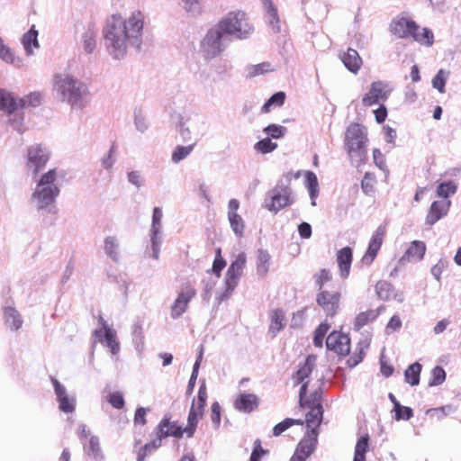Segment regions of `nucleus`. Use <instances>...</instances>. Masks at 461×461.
I'll return each mask as SVG.
<instances>
[{
    "mask_svg": "<svg viewBox=\"0 0 461 461\" xmlns=\"http://www.w3.org/2000/svg\"><path fill=\"white\" fill-rule=\"evenodd\" d=\"M143 23V14L140 11L133 12L128 19L115 14L106 20L103 36L106 48L114 58H122L130 47L137 44Z\"/></svg>",
    "mask_w": 461,
    "mask_h": 461,
    "instance_id": "f257e3e1",
    "label": "nucleus"
},
{
    "mask_svg": "<svg viewBox=\"0 0 461 461\" xmlns=\"http://www.w3.org/2000/svg\"><path fill=\"white\" fill-rule=\"evenodd\" d=\"M251 30L246 14L243 12H231L222 18L218 24L208 31L202 47L210 56L214 57L221 51V39L224 34L245 38Z\"/></svg>",
    "mask_w": 461,
    "mask_h": 461,
    "instance_id": "f03ea898",
    "label": "nucleus"
},
{
    "mask_svg": "<svg viewBox=\"0 0 461 461\" xmlns=\"http://www.w3.org/2000/svg\"><path fill=\"white\" fill-rule=\"evenodd\" d=\"M308 383H303L299 392V405L302 409H307L303 424L306 425V434L315 433L320 435V426L323 420L322 393L316 390L307 398Z\"/></svg>",
    "mask_w": 461,
    "mask_h": 461,
    "instance_id": "7ed1b4c3",
    "label": "nucleus"
},
{
    "mask_svg": "<svg viewBox=\"0 0 461 461\" xmlns=\"http://www.w3.org/2000/svg\"><path fill=\"white\" fill-rule=\"evenodd\" d=\"M390 32L400 39L411 38L420 45L430 47L434 42V34L428 28L420 29V25L404 15L396 16L389 25Z\"/></svg>",
    "mask_w": 461,
    "mask_h": 461,
    "instance_id": "20e7f679",
    "label": "nucleus"
},
{
    "mask_svg": "<svg viewBox=\"0 0 461 461\" xmlns=\"http://www.w3.org/2000/svg\"><path fill=\"white\" fill-rule=\"evenodd\" d=\"M367 131L360 123H350L345 132L344 147L351 158L363 163L367 158Z\"/></svg>",
    "mask_w": 461,
    "mask_h": 461,
    "instance_id": "39448f33",
    "label": "nucleus"
},
{
    "mask_svg": "<svg viewBox=\"0 0 461 461\" xmlns=\"http://www.w3.org/2000/svg\"><path fill=\"white\" fill-rule=\"evenodd\" d=\"M57 179V170L50 169L44 173L39 182L38 188L32 194V197L38 202L39 208H44L55 202L56 197L59 194V188L55 184Z\"/></svg>",
    "mask_w": 461,
    "mask_h": 461,
    "instance_id": "423d86ee",
    "label": "nucleus"
},
{
    "mask_svg": "<svg viewBox=\"0 0 461 461\" xmlns=\"http://www.w3.org/2000/svg\"><path fill=\"white\" fill-rule=\"evenodd\" d=\"M55 86L62 95V99L72 106L81 105L83 96L86 94V86L77 83L68 75L57 76Z\"/></svg>",
    "mask_w": 461,
    "mask_h": 461,
    "instance_id": "0eeeda50",
    "label": "nucleus"
},
{
    "mask_svg": "<svg viewBox=\"0 0 461 461\" xmlns=\"http://www.w3.org/2000/svg\"><path fill=\"white\" fill-rule=\"evenodd\" d=\"M207 397L206 385L203 383L199 387L197 399L193 401L188 412L187 425L185 428V434L188 438H192L194 435L198 422L204 415Z\"/></svg>",
    "mask_w": 461,
    "mask_h": 461,
    "instance_id": "6e6552de",
    "label": "nucleus"
},
{
    "mask_svg": "<svg viewBox=\"0 0 461 461\" xmlns=\"http://www.w3.org/2000/svg\"><path fill=\"white\" fill-rule=\"evenodd\" d=\"M50 154L49 150L41 144L32 145L26 152V167L37 175L45 167Z\"/></svg>",
    "mask_w": 461,
    "mask_h": 461,
    "instance_id": "1a4fd4ad",
    "label": "nucleus"
},
{
    "mask_svg": "<svg viewBox=\"0 0 461 461\" xmlns=\"http://www.w3.org/2000/svg\"><path fill=\"white\" fill-rule=\"evenodd\" d=\"M392 89L389 84L384 81H374L371 83L368 91L362 97V104L366 107L384 103Z\"/></svg>",
    "mask_w": 461,
    "mask_h": 461,
    "instance_id": "9d476101",
    "label": "nucleus"
},
{
    "mask_svg": "<svg viewBox=\"0 0 461 461\" xmlns=\"http://www.w3.org/2000/svg\"><path fill=\"white\" fill-rule=\"evenodd\" d=\"M293 202L290 187L278 185L271 191L269 201L266 203L265 207L268 211L276 213L283 208L292 204Z\"/></svg>",
    "mask_w": 461,
    "mask_h": 461,
    "instance_id": "9b49d317",
    "label": "nucleus"
},
{
    "mask_svg": "<svg viewBox=\"0 0 461 461\" xmlns=\"http://www.w3.org/2000/svg\"><path fill=\"white\" fill-rule=\"evenodd\" d=\"M341 293L339 290H321L317 294L316 302L329 317H334L339 310Z\"/></svg>",
    "mask_w": 461,
    "mask_h": 461,
    "instance_id": "f8f14e48",
    "label": "nucleus"
},
{
    "mask_svg": "<svg viewBox=\"0 0 461 461\" xmlns=\"http://www.w3.org/2000/svg\"><path fill=\"white\" fill-rule=\"evenodd\" d=\"M195 295V288L189 283L185 284L170 307L171 317L173 319L181 317L187 311L189 303Z\"/></svg>",
    "mask_w": 461,
    "mask_h": 461,
    "instance_id": "ddd939ff",
    "label": "nucleus"
},
{
    "mask_svg": "<svg viewBox=\"0 0 461 461\" xmlns=\"http://www.w3.org/2000/svg\"><path fill=\"white\" fill-rule=\"evenodd\" d=\"M319 436L315 433L306 434L297 443L290 461H306L316 450Z\"/></svg>",
    "mask_w": 461,
    "mask_h": 461,
    "instance_id": "4468645a",
    "label": "nucleus"
},
{
    "mask_svg": "<svg viewBox=\"0 0 461 461\" xmlns=\"http://www.w3.org/2000/svg\"><path fill=\"white\" fill-rule=\"evenodd\" d=\"M386 235L385 226H379L373 233L366 251L360 259L363 266L369 267L375 261Z\"/></svg>",
    "mask_w": 461,
    "mask_h": 461,
    "instance_id": "2eb2a0df",
    "label": "nucleus"
},
{
    "mask_svg": "<svg viewBox=\"0 0 461 461\" xmlns=\"http://www.w3.org/2000/svg\"><path fill=\"white\" fill-rule=\"evenodd\" d=\"M100 329L94 331L95 340L109 348L112 354L115 355L120 350V344L116 338L115 330H112L103 317H99Z\"/></svg>",
    "mask_w": 461,
    "mask_h": 461,
    "instance_id": "dca6fc26",
    "label": "nucleus"
},
{
    "mask_svg": "<svg viewBox=\"0 0 461 461\" xmlns=\"http://www.w3.org/2000/svg\"><path fill=\"white\" fill-rule=\"evenodd\" d=\"M326 347L339 356H347L350 351V339L348 334L332 331L326 339Z\"/></svg>",
    "mask_w": 461,
    "mask_h": 461,
    "instance_id": "f3484780",
    "label": "nucleus"
},
{
    "mask_svg": "<svg viewBox=\"0 0 461 461\" xmlns=\"http://www.w3.org/2000/svg\"><path fill=\"white\" fill-rule=\"evenodd\" d=\"M450 204V201L446 199L434 201L427 212L425 219L426 224L432 226L440 219L445 217L447 214Z\"/></svg>",
    "mask_w": 461,
    "mask_h": 461,
    "instance_id": "a211bd4d",
    "label": "nucleus"
},
{
    "mask_svg": "<svg viewBox=\"0 0 461 461\" xmlns=\"http://www.w3.org/2000/svg\"><path fill=\"white\" fill-rule=\"evenodd\" d=\"M352 260L353 250L350 247H344L337 252L336 261L341 278L347 279L349 276Z\"/></svg>",
    "mask_w": 461,
    "mask_h": 461,
    "instance_id": "6ab92c4d",
    "label": "nucleus"
},
{
    "mask_svg": "<svg viewBox=\"0 0 461 461\" xmlns=\"http://www.w3.org/2000/svg\"><path fill=\"white\" fill-rule=\"evenodd\" d=\"M184 433H185V429H182V427L178 426L176 422L170 421L167 418H165L160 421L157 432L158 438L161 439L168 436L180 438L183 437Z\"/></svg>",
    "mask_w": 461,
    "mask_h": 461,
    "instance_id": "aec40b11",
    "label": "nucleus"
},
{
    "mask_svg": "<svg viewBox=\"0 0 461 461\" xmlns=\"http://www.w3.org/2000/svg\"><path fill=\"white\" fill-rule=\"evenodd\" d=\"M426 244L420 240L412 241L401 258L402 262H417L423 258Z\"/></svg>",
    "mask_w": 461,
    "mask_h": 461,
    "instance_id": "412c9836",
    "label": "nucleus"
},
{
    "mask_svg": "<svg viewBox=\"0 0 461 461\" xmlns=\"http://www.w3.org/2000/svg\"><path fill=\"white\" fill-rule=\"evenodd\" d=\"M340 59L345 67L353 74H357L363 64L358 52L352 48H348L347 51L340 54Z\"/></svg>",
    "mask_w": 461,
    "mask_h": 461,
    "instance_id": "4be33fe9",
    "label": "nucleus"
},
{
    "mask_svg": "<svg viewBox=\"0 0 461 461\" xmlns=\"http://www.w3.org/2000/svg\"><path fill=\"white\" fill-rule=\"evenodd\" d=\"M270 323L268 333L272 338L276 337L286 325V318L284 310L277 308L270 312Z\"/></svg>",
    "mask_w": 461,
    "mask_h": 461,
    "instance_id": "5701e85b",
    "label": "nucleus"
},
{
    "mask_svg": "<svg viewBox=\"0 0 461 461\" xmlns=\"http://www.w3.org/2000/svg\"><path fill=\"white\" fill-rule=\"evenodd\" d=\"M258 406V399L253 393H240L234 402V408L243 412H251Z\"/></svg>",
    "mask_w": 461,
    "mask_h": 461,
    "instance_id": "b1692460",
    "label": "nucleus"
},
{
    "mask_svg": "<svg viewBox=\"0 0 461 461\" xmlns=\"http://www.w3.org/2000/svg\"><path fill=\"white\" fill-rule=\"evenodd\" d=\"M19 108L20 98L15 99L11 93L0 88V110L12 114Z\"/></svg>",
    "mask_w": 461,
    "mask_h": 461,
    "instance_id": "393cba45",
    "label": "nucleus"
},
{
    "mask_svg": "<svg viewBox=\"0 0 461 461\" xmlns=\"http://www.w3.org/2000/svg\"><path fill=\"white\" fill-rule=\"evenodd\" d=\"M315 360L316 357L310 355L306 357L304 363L299 366L298 370L293 376L295 385L303 383L304 379L312 374L315 365Z\"/></svg>",
    "mask_w": 461,
    "mask_h": 461,
    "instance_id": "a878e982",
    "label": "nucleus"
},
{
    "mask_svg": "<svg viewBox=\"0 0 461 461\" xmlns=\"http://www.w3.org/2000/svg\"><path fill=\"white\" fill-rule=\"evenodd\" d=\"M380 314L379 310L370 309L359 312L354 321V330H360L364 326L373 322Z\"/></svg>",
    "mask_w": 461,
    "mask_h": 461,
    "instance_id": "bb28decb",
    "label": "nucleus"
},
{
    "mask_svg": "<svg viewBox=\"0 0 461 461\" xmlns=\"http://www.w3.org/2000/svg\"><path fill=\"white\" fill-rule=\"evenodd\" d=\"M4 319L7 326L13 330H18L23 325L22 316L19 312L13 307H6L4 310Z\"/></svg>",
    "mask_w": 461,
    "mask_h": 461,
    "instance_id": "cd10ccee",
    "label": "nucleus"
},
{
    "mask_svg": "<svg viewBox=\"0 0 461 461\" xmlns=\"http://www.w3.org/2000/svg\"><path fill=\"white\" fill-rule=\"evenodd\" d=\"M305 185L309 191L312 205H316V198L319 195V183L316 175L312 171L305 173Z\"/></svg>",
    "mask_w": 461,
    "mask_h": 461,
    "instance_id": "c85d7f7f",
    "label": "nucleus"
},
{
    "mask_svg": "<svg viewBox=\"0 0 461 461\" xmlns=\"http://www.w3.org/2000/svg\"><path fill=\"white\" fill-rule=\"evenodd\" d=\"M369 448V436L367 434L360 437L355 447L353 461H366V454Z\"/></svg>",
    "mask_w": 461,
    "mask_h": 461,
    "instance_id": "c756f323",
    "label": "nucleus"
},
{
    "mask_svg": "<svg viewBox=\"0 0 461 461\" xmlns=\"http://www.w3.org/2000/svg\"><path fill=\"white\" fill-rule=\"evenodd\" d=\"M246 254L241 252L236 257V259L233 262H231L226 273L231 276H236L238 278L240 279L243 270L246 267Z\"/></svg>",
    "mask_w": 461,
    "mask_h": 461,
    "instance_id": "7c9ffc66",
    "label": "nucleus"
},
{
    "mask_svg": "<svg viewBox=\"0 0 461 461\" xmlns=\"http://www.w3.org/2000/svg\"><path fill=\"white\" fill-rule=\"evenodd\" d=\"M38 32L35 30L34 25L23 36V44L27 54L32 53V48H38Z\"/></svg>",
    "mask_w": 461,
    "mask_h": 461,
    "instance_id": "2f4dec72",
    "label": "nucleus"
},
{
    "mask_svg": "<svg viewBox=\"0 0 461 461\" xmlns=\"http://www.w3.org/2000/svg\"><path fill=\"white\" fill-rule=\"evenodd\" d=\"M421 371V365L413 363L408 366L404 372L405 381L411 385H417L420 382V375Z\"/></svg>",
    "mask_w": 461,
    "mask_h": 461,
    "instance_id": "473e14b6",
    "label": "nucleus"
},
{
    "mask_svg": "<svg viewBox=\"0 0 461 461\" xmlns=\"http://www.w3.org/2000/svg\"><path fill=\"white\" fill-rule=\"evenodd\" d=\"M294 425H303L302 419L286 418L273 428V435L278 437Z\"/></svg>",
    "mask_w": 461,
    "mask_h": 461,
    "instance_id": "72a5a7b5",
    "label": "nucleus"
},
{
    "mask_svg": "<svg viewBox=\"0 0 461 461\" xmlns=\"http://www.w3.org/2000/svg\"><path fill=\"white\" fill-rule=\"evenodd\" d=\"M42 95L40 92L34 91L20 98V108L37 107L41 104Z\"/></svg>",
    "mask_w": 461,
    "mask_h": 461,
    "instance_id": "f704fd0d",
    "label": "nucleus"
},
{
    "mask_svg": "<svg viewBox=\"0 0 461 461\" xmlns=\"http://www.w3.org/2000/svg\"><path fill=\"white\" fill-rule=\"evenodd\" d=\"M228 220L230 221V228L235 233V235L240 238L243 237L246 225L242 217L239 213L232 214L228 216Z\"/></svg>",
    "mask_w": 461,
    "mask_h": 461,
    "instance_id": "c9c22d12",
    "label": "nucleus"
},
{
    "mask_svg": "<svg viewBox=\"0 0 461 461\" xmlns=\"http://www.w3.org/2000/svg\"><path fill=\"white\" fill-rule=\"evenodd\" d=\"M240 278H238L236 276H231L226 273L225 275V280H224V285L225 290L224 293L221 295V301L228 299L237 287L239 284Z\"/></svg>",
    "mask_w": 461,
    "mask_h": 461,
    "instance_id": "e433bc0d",
    "label": "nucleus"
},
{
    "mask_svg": "<svg viewBox=\"0 0 461 461\" xmlns=\"http://www.w3.org/2000/svg\"><path fill=\"white\" fill-rule=\"evenodd\" d=\"M285 100V94L284 92H277L274 94L262 106L261 112L267 113L270 111L271 106H282Z\"/></svg>",
    "mask_w": 461,
    "mask_h": 461,
    "instance_id": "4c0bfd02",
    "label": "nucleus"
},
{
    "mask_svg": "<svg viewBox=\"0 0 461 461\" xmlns=\"http://www.w3.org/2000/svg\"><path fill=\"white\" fill-rule=\"evenodd\" d=\"M160 446L161 438L158 437L156 439L145 444L142 447L140 448L137 460L145 461L147 455L158 448Z\"/></svg>",
    "mask_w": 461,
    "mask_h": 461,
    "instance_id": "58836bf2",
    "label": "nucleus"
},
{
    "mask_svg": "<svg viewBox=\"0 0 461 461\" xmlns=\"http://www.w3.org/2000/svg\"><path fill=\"white\" fill-rule=\"evenodd\" d=\"M375 291L382 300H388L393 294V285L384 280L378 281L375 285Z\"/></svg>",
    "mask_w": 461,
    "mask_h": 461,
    "instance_id": "ea45409f",
    "label": "nucleus"
},
{
    "mask_svg": "<svg viewBox=\"0 0 461 461\" xmlns=\"http://www.w3.org/2000/svg\"><path fill=\"white\" fill-rule=\"evenodd\" d=\"M270 256L263 251H259L257 263V272L260 276H265L269 269Z\"/></svg>",
    "mask_w": 461,
    "mask_h": 461,
    "instance_id": "a19ab883",
    "label": "nucleus"
},
{
    "mask_svg": "<svg viewBox=\"0 0 461 461\" xmlns=\"http://www.w3.org/2000/svg\"><path fill=\"white\" fill-rule=\"evenodd\" d=\"M314 282L318 286L320 292L325 290L324 285L332 279V273L327 268H321L318 273L314 275Z\"/></svg>",
    "mask_w": 461,
    "mask_h": 461,
    "instance_id": "79ce46f5",
    "label": "nucleus"
},
{
    "mask_svg": "<svg viewBox=\"0 0 461 461\" xmlns=\"http://www.w3.org/2000/svg\"><path fill=\"white\" fill-rule=\"evenodd\" d=\"M277 148V144L276 142H273L269 138H265L259 141H258L254 149L261 153V154H267L274 151Z\"/></svg>",
    "mask_w": 461,
    "mask_h": 461,
    "instance_id": "37998d69",
    "label": "nucleus"
},
{
    "mask_svg": "<svg viewBox=\"0 0 461 461\" xmlns=\"http://www.w3.org/2000/svg\"><path fill=\"white\" fill-rule=\"evenodd\" d=\"M456 190V185L452 182H444L441 183L437 189V194L438 196L442 197L443 199L448 200V196L450 194H455Z\"/></svg>",
    "mask_w": 461,
    "mask_h": 461,
    "instance_id": "c03bdc74",
    "label": "nucleus"
},
{
    "mask_svg": "<svg viewBox=\"0 0 461 461\" xmlns=\"http://www.w3.org/2000/svg\"><path fill=\"white\" fill-rule=\"evenodd\" d=\"M330 329V325L326 322L321 323L314 332L313 343L316 347L321 348L323 344V339Z\"/></svg>",
    "mask_w": 461,
    "mask_h": 461,
    "instance_id": "a18cd8bd",
    "label": "nucleus"
},
{
    "mask_svg": "<svg viewBox=\"0 0 461 461\" xmlns=\"http://www.w3.org/2000/svg\"><path fill=\"white\" fill-rule=\"evenodd\" d=\"M446 379V372L441 366H435L431 370V378L429 382V386L441 384Z\"/></svg>",
    "mask_w": 461,
    "mask_h": 461,
    "instance_id": "49530a36",
    "label": "nucleus"
},
{
    "mask_svg": "<svg viewBox=\"0 0 461 461\" xmlns=\"http://www.w3.org/2000/svg\"><path fill=\"white\" fill-rule=\"evenodd\" d=\"M375 175L366 172L362 179L361 186L366 194H372L375 192Z\"/></svg>",
    "mask_w": 461,
    "mask_h": 461,
    "instance_id": "de8ad7c7",
    "label": "nucleus"
},
{
    "mask_svg": "<svg viewBox=\"0 0 461 461\" xmlns=\"http://www.w3.org/2000/svg\"><path fill=\"white\" fill-rule=\"evenodd\" d=\"M194 145L189 146H177L172 153V160L175 163L180 162L185 158L193 150Z\"/></svg>",
    "mask_w": 461,
    "mask_h": 461,
    "instance_id": "09e8293b",
    "label": "nucleus"
},
{
    "mask_svg": "<svg viewBox=\"0 0 461 461\" xmlns=\"http://www.w3.org/2000/svg\"><path fill=\"white\" fill-rule=\"evenodd\" d=\"M226 267V261L221 256V249L216 250V256L212 263V271L217 276L220 277L221 271Z\"/></svg>",
    "mask_w": 461,
    "mask_h": 461,
    "instance_id": "8fccbe9b",
    "label": "nucleus"
},
{
    "mask_svg": "<svg viewBox=\"0 0 461 461\" xmlns=\"http://www.w3.org/2000/svg\"><path fill=\"white\" fill-rule=\"evenodd\" d=\"M447 74L445 70L439 69L437 75L432 79V86L438 89L440 93H445V86L447 81Z\"/></svg>",
    "mask_w": 461,
    "mask_h": 461,
    "instance_id": "3c124183",
    "label": "nucleus"
},
{
    "mask_svg": "<svg viewBox=\"0 0 461 461\" xmlns=\"http://www.w3.org/2000/svg\"><path fill=\"white\" fill-rule=\"evenodd\" d=\"M395 411V419L397 420H408L413 416V411L411 408L402 406L399 402H395V406H393Z\"/></svg>",
    "mask_w": 461,
    "mask_h": 461,
    "instance_id": "603ef678",
    "label": "nucleus"
},
{
    "mask_svg": "<svg viewBox=\"0 0 461 461\" xmlns=\"http://www.w3.org/2000/svg\"><path fill=\"white\" fill-rule=\"evenodd\" d=\"M202 357H203V349H201L200 354L194 365L193 372H192V375H191V377L189 379L188 385H187V390H186L187 394H191L194 390V384H195V382L197 379V375H198V369L200 366Z\"/></svg>",
    "mask_w": 461,
    "mask_h": 461,
    "instance_id": "864d4df0",
    "label": "nucleus"
},
{
    "mask_svg": "<svg viewBox=\"0 0 461 461\" xmlns=\"http://www.w3.org/2000/svg\"><path fill=\"white\" fill-rule=\"evenodd\" d=\"M118 244L114 237H107L104 240V249L105 252L113 259H118V252L116 249Z\"/></svg>",
    "mask_w": 461,
    "mask_h": 461,
    "instance_id": "5fc2aeb1",
    "label": "nucleus"
},
{
    "mask_svg": "<svg viewBox=\"0 0 461 461\" xmlns=\"http://www.w3.org/2000/svg\"><path fill=\"white\" fill-rule=\"evenodd\" d=\"M106 400L115 409H122L125 403L123 395L120 392L110 393Z\"/></svg>",
    "mask_w": 461,
    "mask_h": 461,
    "instance_id": "6e6d98bb",
    "label": "nucleus"
},
{
    "mask_svg": "<svg viewBox=\"0 0 461 461\" xmlns=\"http://www.w3.org/2000/svg\"><path fill=\"white\" fill-rule=\"evenodd\" d=\"M267 450L262 447L260 439H256L254 441L253 450L249 461H259L264 455L267 454Z\"/></svg>",
    "mask_w": 461,
    "mask_h": 461,
    "instance_id": "4d7b16f0",
    "label": "nucleus"
},
{
    "mask_svg": "<svg viewBox=\"0 0 461 461\" xmlns=\"http://www.w3.org/2000/svg\"><path fill=\"white\" fill-rule=\"evenodd\" d=\"M211 420L215 429L221 424V410L218 402H214L211 406Z\"/></svg>",
    "mask_w": 461,
    "mask_h": 461,
    "instance_id": "13d9d810",
    "label": "nucleus"
},
{
    "mask_svg": "<svg viewBox=\"0 0 461 461\" xmlns=\"http://www.w3.org/2000/svg\"><path fill=\"white\" fill-rule=\"evenodd\" d=\"M264 131L273 139L282 138L285 129L280 125L270 124L264 129Z\"/></svg>",
    "mask_w": 461,
    "mask_h": 461,
    "instance_id": "bf43d9fd",
    "label": "nucleus"
},
{
    "mask_svg": "<svg viewBox=\"0 0 461 461\" xmlns=\"http://www.w3.org/2000/svg\"><path fill=\"white\" fill-rule=\"evenodd\" d=\"M402 320L399 315H393L385 327V331L387 334H391L399 330L402 328Z\"/></svg>",
    "mask_w": 461,
    "mask_h": 461,
    "instance_id": "052dcab7",
    "label": "nucleus"
},
{
    "mask_svg": "<svg viewBox=\"0 0 461 461\" xmlns=\"http://www.w3.org/2000/svg\"><path fill=\"white\" fill-rule=\"evenodd\" d=\"M59 409L64 412H72L75 410V401L74 399L67 396H62V398L59 399Z\"/></svg>",
    "mask_w": 461,
    "mask_h": 461,
    "instance_id": "680f3d73",
    "label": "nucleus"
},
{
    "mask_svg": "<svg viewBox=\"0 0 461 461\" xmlns=\"http://www.w3.org/2000/svg\"><path fill=\"white\" fill-rule=\"evenodd\" d=\"M84 43L86 51L91 53L95 47V35L92 32H86Z\"/></svg>",
    "mask_w": 461,
    "mask_h": 461,
    "instance_id": "e2e57ef3",
    "label": "nucleus"
},
{
    "mask_svg": "<svg viewBox=\"0 0 461 461\" xmlns=\"http://www.w3.org/2000/svg\"><path fill=\"white\" fill-rule=\"evenodd\" d=\"M366 355V352L363 348H359L358 351L354 353L352 356L349 357L348 359V365L350 367H354L357 365H358L364 358Z\"/></svg>",
    "mask_w": 461,
    "mask_h": 461,
    "instance_id": "0e129e2a",
    "label": "nucleus"
},
{
    "mask_svg": "<svg viewBox=\"0 0 461 461\" xmlns=\"http://www.w3.org/2000/svg\"><path fill=\"white\" fill-rule=\"evenodd\" d=\"M0 58L8 63L14 62V57L11 50L4 44L3 41H0Z\"/></svg>",
    "mask_w": 461,
    "mask_h": 461,
    "instance_id": "69168bd1",
    "label": "nucleus"
},
{
    "mask_svg": "<svg viewBox=\"0 0 461 461\" xmlns=\"http://www.w3.org/2000/svg\"><path fill=\"white\" fill-rule=\"evenodd\" d=\"M270 70V64L264 62L252 67L250 75L255 77Z\"/></svg>",
    "mask_w": 461,
    "mask_h": 461,
    "instance_id": "338daca9",
    "label": "nucleus"
},
{
    "mask_svg": "<svg viewBox=\"0 0 461 461\" xmlns=\"http://www.w3.org/2000/svg\"><path fill=\"white\" fill-rule=\"evenodd\" d=\"M373 158L375 164L381 169L385 167V160L383 153L380 149H375L373 150Z\"/></svg>",
    "mask_w": 461,
    "mask_h": 461,
    "instance_id": "774afa93",
    "label": "nucleus"
}]
</instances>
